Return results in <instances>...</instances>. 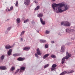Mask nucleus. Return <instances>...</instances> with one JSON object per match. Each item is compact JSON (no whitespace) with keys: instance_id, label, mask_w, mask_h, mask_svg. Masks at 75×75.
<instances>
[{"instance_id":"obj_1","label":"nucleus","mask_w":75,"mask_h":75,"mask_svg":"<svg viewBox=\"0 0 75 75\" xmlns=\"http://www.w3.org/2000/svg\"><path fill=\"white\" fill-rule=\"evenodd\" d=\"M52 7L54 10H56L57 11V13H62L68 10L69 6L68 5H65L62 3L58 4L54 3L52 4Z\"/></svg>"},{"instance_id":"obj_2","label":"nucleus","mask_w":75,"mask_h":75,"mask_svg":"<svg viewBox=\"0 0 75 75\" xmlns=\"http://www.w3.org/2000/svg\"><path fill=\"white\" fill-rule=\"evenodd\" d=\"M68 52H66V55L65 57H64L62 59V64H63L64 63V62L65 61V59H67L68 58H69V57H71L72 56V54L71 53H69L68 54Z\"/></svg>"},{"instance_id":"obj_3","label":"nucleus","mask_w":75,"mask_h":75,"mask_svg":"<svg viewBox=\"0 0 75 75\" xmlns=\"http://www.w3.org/2000/svg\"><path fill=\"white\" fill-rule=\"evenodd\" d=\"M61 24L65 27H69L71 25V23L67 21H63L61 23Z\"/></svg>"},{"instance_id":"obj_4","label":"nucleus","mask_w":75,"mask_h":75,"mask_svg":"<svg viewBox=\"0 0 75 75\" xmlns=\"http://www.w3.org/2000/svg\"><path fill=\"white\" fill-rule=\"evenodd\" d=\"M30 3V0H25L24 1V4L26 6H29Z\"/></svg>"},{"instance_id":"obj_5","label":"nucleus","mask_w":75,"mask_h":75,"mask_svg":"<svg viewBox=\"0 0 75 75\" xmlns=\"http://www.w3.org/2000/svg\"><path fill=\"white\" fill-rule=\"evenodd\" d=\"M56 67H57V64H53L52 66V68H51V71H54L56 69Z\"/></svg>"},{"instance_id":"obj_6","label":"nucleus","mask_w":75,"mask_h":75,"mask_svg":"<svg viewBox=\"0 0 75 75\" xmlns=\"http://www.w3.org/2000/svg\"><path fill=\"white\" fill-rule=\"evenodd\" d=\"M74 31V29H71V28H67L66 30V31L67 33H70V31Z\"/></svg>"},{"instance_id":"obj_7","label":"nucleus","mask_w":75,"mask_h":75,"mask_svg":"<svg viewBox=\"0 0 75 75\" xmlns=\"http://www.w3.org/2000/svg\"><path fill=\"white\" fill-rule=\"evenodd\" d=\"M65 51V45H63L61 47V52H64Z\"/></svg>"},{"instance_id":"obj_8","label":"nucleus","mask_w":75,"mask_h":75,"mask_svg":"<svg viewBox=\"0 0 75 75\" xmlns=\"http://www.w3.org/2000/svg\"><path fill=\"white\" fill-rule=\"evenodd\" d=\"M11 52H12V49H9L8 51L7 52V54L8 55H10L11 54Z\"/></svg>"},{"instance_id":"obj_9","label":"nucleus","mask_w":75,"mask_h":75,"mask_svg":"<svg viewBox=\"0 0 75 75\" xmlns=\"http://www.w3.org/2000/svg\"><path fill=\"white\" fill-rule=\"evenodd\" d=\"M30 48V47H25L24 48L23 50H25V51H29Z\"/></svg>"},{"instance_id":"obj_10","label":"nucleus","mask_w":75,"mask_h":75,"mask_svg":"<svg viewBox=\"0 0 75 75\" xmlns=\"http://www.w3.org/2000/svg\"><path fill=\"white\" fill-rule=\"evenodd\" d=\"M0 69H2V70H6V69H7V67L5 66H1L0 67Z\"/></svg>"},{"instance_id":"obj_11","label":"nucleus","mask_w":75,"mask_h":75,"mask_svg":"<svg viewBox=\"0 0 75 75\" xmlns=\"http://www.w3.org/2000/svg\"><path fill=\"white\" fill-rule=\"evenodd\" d=\"M37 54H38V55H41V52L40 51V50H39V48H38L37 50Z\"/></svg>"},{"instance_id":"obj_12","label":"nucleus","mask_w":75,"mask_h":75,"mask_svg":"<svg viewBox=\"0 0 75 75\" xmlns=\"http://www.w3.org/2000/svg\"><path fill=\"white\" fill-rule=\"evenodd\" d=\"M25 67H22L20 68V72H23V71H24V70H25Z\"/></svg>"},{"instance_id":"obj_13","label":"nucleus","mask_w":75,"mask_h":75,"mask_svg":"<svg viewBox=\"0 0 75 75\" xmlns=\"http://www.w3.org/2000/svg\"><path fill=\"white\" fill-rule=\"evenodd\" d=\"M25 59V58H22V57H19L17 59V60L18 61H24Z\"/></svg>"},{"instance_id":"obj_14","label":"nucleus","mask_w":75,"mask_h":75,"mask_svg":"<svg viewBox=\"0 0 75 75\" xmlns=\"http://www.w3.org/2000/svg\"><path fill=\"white\" fill-rule=\"evenodd\" d=\"M40 21L41 23L43 24V25H44L45 23V21H42V18H40Z\"/></svg>"},{"instance_id":"obj_15","label":"nucleus","mask_w":75,"mask_h":75,"mask_svg":"<svg viewBox=\"0 0 75 75\" xmlns=\"http://www.w3.org/2000/svg\"><path fill=\"white\" fill-rule=\"evenodd\" d=\"M49 56V54H47L45 55L43 57V59H45L46 58L48 57Z\"/></svg>"},{"instance_id":"obj_16","label":"nucleus","mask_w":75,"mask_h":75,"mask_svg":"<svg viewBox=\"0 0 75 75\" xmlns=\"http://www.w3.org/2000/svg\"><path fill=\"white\" fill-rule=\"evenodd\" d=\"M11 48H12V47L9 45H7L5 46V48L6 49H10Z\"/></svg>"},{"instance_id":"obj_17","label":"nucleus","mask_w":75,"mask_h":75,"mask_svg":"<svg viewBox=\"0 0 75 75\" xmlns=\"http://www.w3.org/2000/svg\"><path fill=\"white\" fill-rule=\"evenodd\" d=\"M43 16V14L42 13H40L38 15L37 17H39V18H41Z\"/></svg>"},{"instance_id":"obj_18","label":"nucleus","mask_w":75,"mask_h":75,"mask_svg":"<svg viewBox=\"0 0 75 75\" xmlns=\"http://www.w3.org/2000/svg\"><path fill=\"white\" fill-rule=\"evenodd\" d=\"M67 74H70L71 73H72V72H74V70H70L69 71H67Z\"/></svg>"},{"instance_id":"obj_19","label":"nucleus","mask_w":75,"mask_h":75,"mask_svg":"<svg viewBox=\"0 0 75 75\" xmlns=\"http://www.w3.org/2000/svg\"><path fill=\"white\" fill-rule=\"evenodd\" d=\"M16 21L19 24V23H20L21 21L20 20V19L18 18H17L16 19Z\"/></svg>"},{"instance_id":"obj_20","label":"nucleus","mask_w":75,"mask_h":75,"mask_svg":"<svg viewBox=\"0 0 75 75\" xmlns=\"http://www.w3.org/2000/svg\"><path fill=\"white\" fill-rule=\"evenodd\" d=\"M40 6H37L36 7V8L35 9V10L36 11V10H39L40 9Z\"/></svg>"},{"instance_id":"obj_21","label":"nucleus","mask_w":75,"mask_h":75,"mask_svg":"<svg viewBox=\"0 0 75 75\" xmlns=\"http://www.w3.org/2000/svg\"><path fill=\"white\" fill-rule=\"evenodd\" d=\"M67 72L66 71H64L63 72H62V73H61L59 75H64L65 74H67Z\"/></svg>"},{"instance_id":"obj_22","label":"nucleus","mask_w":75,"mask_h":75,"mask_svg":"<svg viewBox=\"0 0 75 75\" xmlns=\"http://www.w3.org/2000/svg\"><path fill=\"white\" fill-rule=\"evenodd\" d=\"M14 70H15V68L13 67H11L10 69L11 71H13Z\"/></svg>"},{"instance_id":"obj_23","label":"nucleus","mask_w":75,"mask_h":75,"mask_svg":"<svg viewBox=\"0 0 75 75\" xmlns=\"http://www.w3.org/2000/svg\"><path fill=\"white\" fill-rule=\"evenodd\" d=\"M51 58H56V56L54 54H52L51 56Z\"/></svg>"},{"instance_id":"obj_24","label":"nucleus","mask_w":75,"mask_h":75,"mask_svg":"<svg viewBox=\"0 0 75 75\" xmlns=\"http://www.w3.org/2000/svg\"><path fill=\"white\" fill-rule=\"evenodd\" d=\"M20 69H18L14 73V74H17L18 73V71H20Z\"/></svg>"},{"instance_id":"obj_25","label":"nucleus","mask_w":75,"mask_h":75,"mask_svg":"<svg viewBox=\"0 0 75 75\" xmlns=\"http://www.w3.org/2000/svg\"><path fill=\"white\" fill-rule=\"evenodd\" d=\"M13 55L14 57H17V56H19V55H20V54L18 53L14 54Z\"/></svg>"},{"instance_id":"obj_26","label":"nucleus","mask_w":75,"mask_h":75,"mask_svg":"<svg viewBox=\"0 0 75 75\" xmlns=\"http://www.w3.org/2000/svg\"><path fill=\"white\" fill-rule=\"evenodd\" d=\"M40 42H46L47 41L45 40H40Z\"/></svg>"},{"instance_id":"obj_27","label":"nucleus","mask_w":75,"mask_h":75,"mask_svg":"<svg viewBox=\"0 0 75 75\" xmlns=\"http://www.w3.org/2000/svg\"><path fill=\"white\" fill-rule=\"evenodd\" d=\"M0 58L1 60H3L4 58V55H2L0 57Z\"/></svg>"},{"instance_id":"obj_28","label":"nucleus","mask_w":75,"mask_h":75,"mask_svg":"<svg viewBox=\"0 0 75 75\" xmlns=\"http://www.w3.org/2000/svg\"><path fill=\"white\" fill-rule=\"evenodd\" d=\"M29 21V19H27L26 20H24V23H27V22H28Z\"/></svg>"},{"instance_id":"obj_29","label":"nucleus","mask_w":75,"mask_h":75,"mask_svg":"<svg viewBox=\"0 0 75 75\" xmlns=\"http://www.w3.org/2000/svg\"><path fill=\"white\" fill-rule=\"evenodd\" d=\"M49 65H50V64H47L44 66V68H47V67H49Z\"/></svg>"},{"instance_id":"obj_30","label":"nucleus","mask_w":75,"mask_h":75,"mask_svg":"<svg viewBox=\"0 0 75 75\" xmlns=\"http://www.w3.org/2000/svg\"><path fill=\"white\" fill-rule=\"evenodd\" d=\"M18 1H16V4H15V6L16 7H18Z\"/></svg>"},{"instance_id":"obj_31","label":"nucleus","mask_w":75,"mask_h":75,"mask_svg":"<svg viewBox=\"0 0 75 75\" xmlns=\"http://www.w3.org/2000/svg\"><path fill=\"white\" fill-rule=\"evenodd\" d=\"M45 48H48V44H47L45 45Z\"/></svg>"},{"instance_id":"obj_32","label":"nucleus","mask_w":75,"mask_h":75,"mask_svg":"<svg viewBox=\"0 0 75 75\" xmlns=\"http://www.w3.org/2000/svg\"><path fill=\"white\" fill-rule=\"evenodd\" d=\"M25 31H23L22 32V33H21V35H23V34H24V33H25Z\"/></svg>"},{"instance_id":"obj_33","label":"nucleus","mask_w":75,"mask_h":75,"mask_svg":"<svg viewBox=\"0 0 75 75\" xmlns=\"http://www.w3.org/2000/svg\"><path fill=\"white\" fill-rule=\"evenodd\" d=\"M35 55L36 58H38V54H37V53L35 54Z\"/></svg>"},{"instance_id":"obj_34","label":"nucleus","mask_w":75,"mask_h":75,"mask_svg":"<svg viewBox=\"0 0 75 75\" xmlns=\"http://www.w3.org/2000/svg\"><path fill=\"white\" fill-rule=\"evenodd\" d=\"M46 33L47 34H49V33H50V31H48V30H46Z\"/></svg>"},{"instance_id":"obj_35","label":"nucleus","mask_w":75,"mask_h":75,"mask_svg":"<svg viewBox=\"0 0 75 75\" xmlns=\"http://www.w3.org/2000/svg\"><path fill=\"white\" fill-rule=\"evenodd\" d=\"M11 29V27H9L7 29V30H8V31H10V30Z\"/></svg>"},{"instance_id":"obj_36","label":"nucleus","mask_w":75,"mask_h":75,"mask_svg":"<svg viewBox=\"0 0 75 75\" xmlns=\"http://www.w3.org/2000/svg\"><path fill=\"white\" fill-rule=\"evenodd\" d=\"M34 2L35 3H36V4H37V3H38V1L37 0H35Z\"/></svg>"},{"instance_id":"obj_37","label":"nucleus","mask_w":75,"mask_h":75,"mask_svg":"<svg viewBox=\"0 0 75 75\" xmlns=\"http://www.w3.org/2000/svg\"><path fill=\"white\" fill-rule=\"evenodd\" d=\"M32 24H35V23L34 22V21H32Z\"/></svg>"},{"instance_id":"obj_38","label":"nucleus","mask_w":75,"mask_h":75,"mask_svg":"<svg viewBox=\"0 0 75 75\" xmlns=\"http://www.w3.org/2000/svg\"><path fill=\"white\" fill-rule=\"evenodd\" d=\"M13 9V7L11 6L10 7V10H12Z\"/></svg>"},{"instance_id":"obj_39","label":"nucleus","mask_w":75,"mask_h":75,"mask_svg":"<svg viewBox=\"0 0 75 75\" xmlns=\"http://www.w3.org/2000/svg\"><path fill=\"white\" fill-rule=\"evenodd\" d=\"M75 39V37L74 38H71V40H74Z\"/></svg>"},{"instance_id":"obj_40","label":"nucleus","mask_w":75,"mask_h":75,"mask_svg":"<svg viewBox=\"0 0 75 75\" xmlns=\"http://www.w3.org/2000/svg\"><path fill=\"white\" fill-rule=\"evenodd\" d=\"M8 8H7L6 9V12H7V10H8Z\"/></svg>"},{"instance_id":"obj_41","label":"nucleus","mask_w":75,"mask_h":75,"mask_svg":"<svg viewBox=\"0 0 75 75\" xmlns=\"http://www.w3.org/2000/svg\"><path fill=\"white\" fill-rule=\"evenodd\" d=\"M54 42H54V41H51V43L52 44H54Z\"/></svg>"},{"instance_id":"obj_42","label":"nucleus","mask_w":75,"mask_h":75,"mask_svg":"<svg viewBox=\"0 0 75 75\" xmlns=\"http://www.w3.org/2000/svg\"><path fill=\"white\" fill-rule=\"evenodd\" d=\"M8 32L7 31H6L5 32V34H8Z\"/></svg>"},{"instance_id":"obj_43","label":"nucleus","mask_w":75,"mask_h":75,"mask_svg":"<svg viewBox=\"0 0 75 75\" xmlns=\"http://www.w3.org/2000/svg\"><path fill=\"white\" fill-rule=\"evenodd\" d=\"M10 20V19H7V20H6V21H9Z\"/></svg>"},{"instance_id":"obj_44","label":"nucleus","mask_w":75,"mask_h":75,"mask_svg":"<svg viewBox=\"0 0 75 75\" xmlns=\"http://www.w3.org/2000/svg\"><path fill=\"white\" fill-rule=\"evenodd\" d=\"M21 41H23V38H21Z\"/></svg>"},{"instance_id":"obj_45","label":"nucleus","mask_w":75,"mask_h":75,"mask_svg":"<svg viewBox=\"0 0 75 75\" xmlns=\"http://www.w3.org/2000/svg\"><path fill=\"white\" fill-rule=\"evenodd\" d=\"M8 11H10V9H9V8L8 9Z\"/></svg>"},{"instance_id":"obj_46","label":"nucleus","mask_w":75,"mask_h":75,"mask_svg":"<svg viewBox=\"0 0 75 75\" xmlns=\"http://www.w3.org/2000/svg\"><path fill=\"white\" fill-rule=\"evenodd\" d=\"M36 31H37V33H39V31L38 30H36Z\"/></svg>"},{"instance_id":"obj_47","label":"nucleus","mask_w":75,"mask_h":75,"mask_svg":"<svg viewBox=\"0 0 75 75\" xmlns=\"http://www.w3.org/2000/svg\"><path fill=\"white\" fill-rule=\"evenodd\" d=\"M56 0H52V1H55Z\"/></svg>"},{"instance_id":"obj_48","label":"nucleus","mask_w":75,"mask_h":75,"mask_svg":"<svg viewBox=\"0 0 75 75\" xmlns=\"http://www.w3.org/2000/svg\"><path fill=\"white\" fill-rule=\"evenodd\" d=\"M54 71H55V70Z\"/></svg>"}]
</instances>
